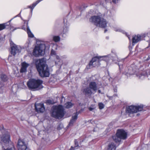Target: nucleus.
Returning a JSON list of instances; mask_svg holds the SVG:
<instances>
[{"label": "nucleus", "mask_w": 150, "mask_h": 150, "mask_svg": "<svg viewBox=\"0 0 150 150\" xmlns=\"http://www.w3.org/2000/svg\"><path fill=\"white\" fill-rule=\"evenodd\" d=\"M3 86V84L1 83L0 82V88H1Z\"/></svg>", "instance_id": "473e14b6"}, {"label": "nucleus", "mask_w": 150, "mask_h": 150, "mask_svg": "<svg viewBox=\"0 0 150 150\" xmlns=\"http://www.w3.org/2000/svg\"><path fill=\"white\" fill-rule=\"evenodd\" d=\"M68 31V28L67 27L64 28L63 31V34H66L67 33Z\"/></svg>", "instance_id": "c85d7f7f"}, {"label": "nucleus", "mask_w": 150, "mask_h": 150, "mask_svg": "<svg viewBox=\"0 0 150 150\" xmlns=\"http://www.w3.org/2000/svg\"><path fill=\"white\" fill-rule=\"evenodd\" d=\"M11 57V56H9L8 57V59H9L10 57Z\"/></svg>", "instance_id": "58836bf2"}, {"label": "nucleus", "mask_w": 150, "mask_h": 150, "mask_svg": "<svg viewBox=\"0 0 150 150\" xmlns=\"http://www.w3.org/2000/svg\"><path fill=\"white\" fill-rule=\"evenodd\" d=\"M12 19H11L8 22L3 24H0V31L4 29L6 27L10 24V22Z\"/></svg>", "instance_id": "6ab92c4d"}, {"label": "nucleus", "mask_w": 150, "mask_h": 150, "mask_svg": "<svg viewBox=\"0 0 150 150\" xmlns=\"http://www.w3.org/2000/svg\"><path fill=\"white\" fill-rule=\"evenodd\" d=\"M127 137V132L122 129L117 130L116 135L113 136L112 138L113 140L116 142L121 141V139H125Z\"/></svg>", "instance_id": "0eeeda50"}, {"label": "nucleus", "mask_w": 150, "mask_h": 150, "mask_svg": "<svg viewBox=\"0 0 150 150\" xmlns=\"http://www.w3.org/2000/svg\"><path fill=\"white\" fill-rule=\"evenodd\" d=\"M98 92L99 93H100L101 92V91L100 90H98Z\"/></svg>", "instance_id": "e433bc0d"}, {"label": "nucleus", "mask_w": 150, "mask_h": 150, "mask_svg": "<svg viewBox=\"0 0 150 150\" xmlns=\"http://www.w3.org/2000/svg\"><path fill=\"white\" fill-rule=\"evenodd\" d=\"M36 67L41 76L44 77L49 76V69L45 59L38 60L36 62Z\"/></svg>", "instance_id": "f03ea898"}, {"label": "nucleus", "mask_w": 150, "mask_h": 150, "mask_svg": "<svg viewBox=\"0 0 150 150\" xmlns=\"http://www.w3.org/2000/svg\"><path fill=\"white\" fill-rule=\"evenodd\" d=\"M99 108L100 109H102L104 107V104L102 103H99L98 104Z\"/></svg>", "instance_id": "cd10ccee"}, {"label": "nucleus", "mask_w": 150, "mask_h": 150, "mask_svg": "<svg viewBox=\"0 0 150 150\" xmlns=\"http://www.w3.org/2000/svg\"><path fill=\"white\" fill-rule=\"evenodd\" d=\"M53 111L52 115L57 119H61L64 115V111L63 106L61 105L55 106L53 107Z\"/></svg>", "instance_id": "20e7f679"}, {"label": "nucleus", "mask_w": 150, "mask_h": 150, "mask_svg": "<svg viewBox=\"0 0 150 150\" xmlns=\"http://www.w3.org/2000/svg\"><path fill=\"white\" fill-rule=\"evenodd\" d=\"M35 109L38 112H43L45 111V108L43 104H35Z\"/></svg>", "instance_id": "2eb2a0df"}, {"label": "nucleus", "mask_w": 150, "mask_h": 150, "mask_svg": "<svg viewBox=\"0 0 150 150\" xmlns=\"http://www.w3.org/2000/svg\"><path fill=\"white\" fill-rule=\"evenodd\" d=\"M127 112L129 113H136L138 111H144L146 110L144 106L140 105L138 106L131 105L127 107L126 109Z\"/></svg>", "instance_id": "1a4fd4ad"}, {"label": "nucleus", "mask_w": 150, "mask_h": 150, "mask_svg": "<svg viewBox=\"0 0 150 150\" xmlns=\"http://www.w3.org/2000/svg\"><path fill=\"white\" fill-rule=\"evenodd\" d=\"M114 30L116 31L121 32L123 34L125 33L126 34V35L127 36V37H128L129 39V40H130V37H129V36L127 35V33H125L124 31L122 30L119 28H114Z\"/></svg>", "instance_id": "412c9836"}, {"label": "nucleus", "mask_w": 150, "mask_h": 150, "mask_svg": "<svg viewBox=\"0 0 150 150\" xmlns=\"http://www.w3.org/2000/svg\"><path fill=\"white\" fill-rule=\"evenodd\" d=\"M27 31L29 37L32 38L34 37V35L31 32L28 26L27 27Z\"/></svg>", "instance_id": "4be33fe9"}, {"label": "nucleus", "mask_w": 150, "mask_h": 150, "mask_svg": "<svg viewBox=\"0 0 150 150\" xmlns=\"http://www.w3.org/2000/svg\"><path fill=\"white\" fill-rule=\"evenodd\" d=\"M116 147L115 144L113 143H111L109 145L108 150H115Z\"/></svg>", "instance_id": "aec40b11"}, {"label": "nucleus", "mask_w": 150, "mask_h": 150, "mask_svg": "<svg viewBox=\"0 0 150 150\" xmlns=\"http://www.w3.org/2000/svg\"><path fill=\"white\" fill-rule=\"evenodd\" d=\"M69 150H74V148L72 146H71Z\"/></svg>", "instance_id": "72a5a7b5"}, {"label": "nucleus", "mask_w": 150, "mask_h": 150, "mask_svg": "<svg viewBox=\"0 0 150 150\" xmlns=\"http://www.w3.org/2000/svg\"><path fill=\"white\" fill-rule=\"evenodd\" d=\"M45 45L44 44H38L35 47L33 52V54L36 57L42 55L44 53Z\"/></svg>", "instance_id": "6e6552de"}, {"label": "nucleus", "mask_w": 150, "mask_h": 150, "mask_svg": "<svg viewBox=\"0 0 150 150\" xmlns=\"http://www.w3.org/2000/svg\"><path fill=\"white\" fill-rule=\"evenodd\" d=\"M107 31V30H105V33Z\"/></svg>", "instance_id": "ea45409f"}, {"label": "nucleus", "mask_w": 150, "mask_h": 150, "mask_svg": "<svg viewBox=\"0 0 150 150\" xmlns=\"http://www.w3.org/2000/svg\"><path fill=\"white\" fill-rule=\"evenodd\" d=\"M90 22L97 26L105 28L107 23L106 20L99 16H93L90 19Z\"/></svg>", "instance_id": "7ed1b4c3"}, {"label": "nucleus", "mask_w": 150, "mask_h": 150, "mask_svg": "<svg viewBox=\"0 0 150 150\" xmlns=\"http://www.w3.org/2000/svg\"><path fill=\"white\" fill-rule=\"evenodd\" d=\"M21 11L20 12V13H21Z\"/></svg>", "instance_id": "c03bdc74"}, {"label": "nucleus", "mask_w": 150, "mask_h": 150, "mask_svg": "<svg viewBox=\"0 0 150 150\" xmlns=\"http://www.w3.org/2000/svg\"><path fill=\"white\" fill-rule=\"evenodd\" d=\"M88 109L89 110L91 111H92V110H94V108H93V107H89L88 108Z\"/></svg>", "instance_id": "2f4dec72"}, {"label": "nucleus", "mask_w": 150, "mask_h": 150, "mask_svg": "<svg viewBox=\"0 0 150 150\" xmlns=\"http://www.w3.org/2000/svg\"><path fill=\"white\" fill-rule=\"evenodd\" d=\"M21 11L20 12V13H21Z\"/></svg>", "instance_id": "49530a36"}, {"label": "nucleus", "mask_w": 150, "mask_h": 150, "mask_svg": "<svg viewBox=\"0 0 150 150\" xmlns=\"http://www.w3.org/2000/svg\"><path fill=\"white\" fill-rule=\"evenodd\" d=\"M42 80L31 79L27 82V85L30 89L38 90L42 88Z\"/></svg>", "instance_id": "39448f33"}, {"label": "nucleus", "mask_w": 150, "mask_h": 150, "mask_svg": "<svg viewBox=\"0 0 150 150\" xmlns=\"http://www.w3.org/2000/svg\"><path fill=\"white\" fill-rule=\"evenodd\" d=\"M29 64L25 62H23L21 64V67L20 71L21 73L27 71V68L29 66Z\"/></svg>", "instance_id": "f3484780"}, {"label": "nucleus", "mask_w": 150, "mask_h": 150, "mask_svg": "<svg viewBox=\"0 0 150 150\" xmlns=\"http://www.w3.org/2000/svg\"><path fill=\"white\" fill-rule=\"evenodd\" d=\"M75 144V147H76L78 146V142L76 139H75L74 140Z\"/></svg>", "instance_id": "7c9ffc66"}, {"label": "nucleus", "mask_w": 150, "mask_h": 150, "mask_svg": "<svg viewBox=\"0 0 150 150\" xmlns=\"http://www.w3.org/2000/svg\"><path fill=\"white\" fill-rule=\"evenodd\" d=\"M46 103L48 105L53 104L55 102L53 100H47L46 101Z\"/></svg>", "instance_id": "393cba45"}, {"label": "nucleus", "mask_w": 150, "mask_h": 150, "mask_svg": "<svg viewBox=\"0 0 150 150\" xmlns=\"http://www.w3.org/2000/svg\"><path fill=\"white\" fill-rule=\"evenodd\" d=\"M147 76L148 78V79H150V73Z\"/></svg>", "instance_id": "c9c22d12"}, {"label": "nucleus", "mask_w": 150, "mask_h": 150, "mask_svg": "<svg viewBox=\"0 0 150 150\" xmlns=\"http://www.w3.org/2000/svg\"><path fill=\"white\" fill-rule=\"evenodd\" d=\"M118 0H105V1L106 2H110V3H113L116 4Z\"/></svg>", "instance_id": "bb28decb"}, {"label": "nucleus", "mask_w": 150, "mask_h": 150, "mask_svg": "<svg viewBox=\"0 0 150 150\" xmlns=\"http://www.w3.org/2000/svg\"><path fill=\"white\" fill-rule=\"evenodd\" d=\"M17 148L18 150H30L27 148V145L25 142L20 139L18 140Z\"/></svg>", "instance_id": "f8f14e48"}, {"label": "nucleus", "mask_w": 150, "mask_h": 150, "mask_svg": "<svg viewBox=\"0 0 150 150\" xmlns=\"http://www.w3.org/2000/svg\"><path fill=\"white\" fill-rule=\"evenodd\" d=\"M118 59L115 50H112L111 53L107 55L97 56L93 57L89 63V66L93 67H98L100 65V61L102 60L105 61L107 65L110 64L112 62L116 63V61Z\"/></svg>", "instance_id": "f257e3e1"}, {"label": "nucleus", "mask_w": 150, "mask_h": 150, "mask_svg": "<svg viewBox=\"0 0 150 150\" xmlns=\"http://www.w3.org/2000/svg\"><path fill=\"white\" fill-rule=\"evenodd\" d=\"M118 65H119V69H120L121 65H120L119 64H118Z\"/></svg>", "instance_id": "4c0bfd02"}, {"label": "nucleus", "mask_w": 150, "mask_h": 150, "mask_svg": "<svg viewBox=\"0 0 150 150\" xmlns=\"http://www.w3.org/2000/svg\"><path fill=\"white\" fill-rule=\"evenodd\" d=\"M74 104L71 102H67L65 104V107L67 108H71L73 105Z\"/></svg>", "instance_id": "5701e85b"}, {"label": "nucleus", "mask_w": 150, "mask_h": 150, "mask_svg": "<svg viewBox=\"0 0 150 150\" xmlns=\"http://www.w3.org/2000/svg\"><path fill=\"white\" fill-rule=\"evenodd\" d=\"M10 45L11 46V53L14 56L16 54L21 52V48L20 46L16 45L12 41L10 42Z\"/></svg>", "instance_id": "9b49d317"}, {"label": "nucleus", "mask_w": 150, "mask_h": 150, "mask_svg": "<svg viewBox=\"0 0 150 150\" xmlns=\"http://www.w3.org/2000/svg\"><path fill=\"white\" fill-rule=\"evenodd\" d=\"M139 72V70L136 68V67H134L133 68L129 67L127 74L132 75L135 74L137 76H139V78H141V77L143 76L142 74H141L140 75H139L138 72Z\"/></svg>", "instance_id": "ddd939ff"}, {"label": "nucleus", "mask_w": 150, "mask_h": 150, "mask_svg": "<svg viewBox=\"0 0 150 150\" xmlns=\"http://www.w3.org/2000/svg\"><path fill=\"white\" fill-rule=\"evenodd\" d=\"M66 57V56L65 55L61 56L60 57L58 55H56L55 58L54 59L55 65L61 67L62 64V59Z\"/></svg>", "instance_id": "4468645a"}, {"label": "nucleus", "mask_w": 150, "mask_h": 150, "mask_svg": "<svg viewBox=\"0 0 150 150\" xmlns=\"http://www.w3.org/2000/svg\"><path fill=\"white\" fill-rule=\"evenodd\" d=\"M53 40L55 42H57L60 40V37L58 36H54L53 38Z\"/></svg>", "instance_id": "a878e982"}, {"label": "nucleus", "mask_w": 150, "mask_h": 150, "mask_svg": "<svg viewBox=\"0 0 150 150\" xmlns=\"http://www.w3.org/2000/svg\"><path fill=\"white\" fill-rule=\"evenodd\" d=\"M1 127H0V130H1Z\"/></svg>", "instance_id": "a19ab883"}, {"label": "nucleus", "mask_w": 150, "mask_h": 150, "mask_svg": "<svg viewBox=\"0 0 150 150\" xmlns=\"http://www.w3.org/2000/svg\"><path fill=\"white\" fill-rule=\"evenodd\" d=\"M1 140L5 144H11V147L10 148H7L6 149H4V150H13L14 148L13 144L11 143L10 140V136L9 134H7L4 135L1 138Z\"/></svg>", "instance_id": "9d476101"}, {"label": "nucleus", "mask_w": 150, "mask_h": 150, "mask_svg": "<svg viewBox=\"0 0 150 150\" xmlns=\"http://www.w3.org/2000/svg\"><path fill=\"white\" fill-rule=\"evenodd\" d=\"M51 54L52 55H55L56 54V52L53 50H52L51 51Z\"/></svg>", "instance_id": "c756f323"}, {"label": "nucleus", "mask_w": 150, "mask_h": 150, "mask_svg": "<svg viewBox=\"0 0 150 150\" xmlns=\"http://www.w3.org/2000/svg\"><path fill=\"white\" fill-rule=\"evenodd\" d=\"M1 78L2 80L4 82L6 81L8 79L6 76L4 74H2Z\"/></svg>", "instance_id": "b1692460"}, {"label": "nucleus", "mask_w": 150, "mask_h": 150, "mask_svg": "<svg viewBox=\"0 0 150 150\" xmlns=\"http://www.w3.org/2000/svg\"><path fill=\"white\" fill-rule=\"evenodd\" d=\"M21 11L20 12V13H21Z\"/></svg>", "instance_id": "a18cd8bd"}, {"label": "nucleus", "mask_w": 150, "mask_h": 150, "mask_svg": "<svg viewBox=\"0 0 150 150\" xmlns=\"http://www.w3.org/2000/svg\"><path fill=\"white\" fill-rule=\"evenodd\" d=\"M98 90V86L96 83L94 81L90 82L89 87L84 88L83 92L86 96H90L92 94H94Z\"/></svg>", "instance_id": "423d86ee"}, {"label": "nucleus", "mask_w": 150, "mask_h": 150, "mask_svg": "<svg viewBox=\"0 0 150 150\" xmlns=\"http://www.w3.org/2000/svg\"><path fill=\"white\" fill-rule=\"evenodd\" d=\"M106 38H107V39H108V38L106 37Z\"/></svg>", "instance_id": "79ce46f5"}, {"label": "nucleus", "mask_w": 150, "mask_h": 150, "mask_svg": "<svg viewBox=\"0 0 150 150\" xmlns=\"http://www.w3.org/2000/svg\"><path fill=\"white\" fill-rule=\"evenodd\" d=\"M150 59V55L148 56V57L147 59H146V60H149Z\"/></svg>", "instance_id": "f704fd0d"}, {"label": "nucleus", "mask_w": 150, "mask_h": 150, "mask_svg": "<svg viewBox=\"0 0 150 150\" xmlns=\"http://www.w3.org/2000/svg\"><path fill=\"white\" fill-rule=\"evenodd\" d=\"M137 116H138V115H138V114H137Z\"/></svg>", "instance_id": "37998d69"}, {"label": "nucleus", "mask_w": 150, "mask_h": 150, "mask_svg": "<svg viewBox=\"0 0 150 150\" xmlns=\"http://www.w3.org/2000/svg\"><path fill=\"white\" fill-rule=\"evenodd\" d=\"M143 36L139 35L133 36L132 39L133 45L143 40Z\"/></svg>", "instance_id": "dca6fc26"}, {"label": "nucleus", "mask_w": 150, "mask_h": 150, "mask_svg": "<svg viewBox=\"0 0 150 150\" xmlns=\"http://www.w3.org/2000/svg\"><path fill=\"white\" fill-rule=\"evenodd\" d=\"M78 114L77 112H76L73 115L72 117V118L70 120L69 123V126H72L73 124L75 122L76 120L77 119Z\"/></svg>", "instance_id": "a211bd4d"}]
</instances>
